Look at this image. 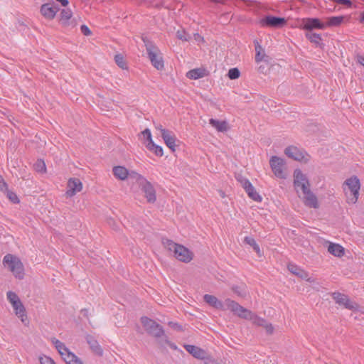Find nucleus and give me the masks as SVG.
I'll return each mask as SVG.
<instances>
[{
	"instance_id": "1",
	"label": "nucleus",
	"mask_w": 364,
	"mask_h": 364,
	"mask_svg": "<svg viewBox=\"0 0 364 364\" xmlns=\"http://www.w3.org/2000/svg\"><path fill=\"white\" fill-rule=\"evenodd\" d=\"M225 304L228 309L237 316L250 320L257 326H263L269 333H273L274 328L272 325L269 323H267L264 318L257 316L251 311L244 308L238 303L230 299H228Z\"/></svg>"
},
{
	"instance_id": "2",
	"label": "nucleus",
	"mask_w": 364,
	"mask_h": 364,
	"mask_svg": "<svg viewBox=\"0 0 364 364\" xmlns=\"http://www.w3.org/2000/svg\"><path fill=\"white\" fill-rule=\"evenodd\" d=\"M131 176L132 178L136 181L139 191L146 202L154 203L156 201V191L154 185L144 176L136 172H132Z\"/></svg>"
},
{
	"instance_id": "3",
	"label": "nucleus",
	"mask_w": 364,
	"mask_h": 364,
	"mask_svg": "<svg viewBox=\"0 0 364 364\" xmlns=\"http://www.w3.org/2000/svg\"><path fill=\"white\" fill-rule=\"evenodd\" d=\"M163 245L180 262L188 263L193 259V252L183 245L175 243L170 240H164Z\"/></svg>"
},
{
	"instance_id": "4",
	"label": "nucleus",
	"mask_w": 364,
	"mask_h": 364,
	"mask_svg": "<svg viewBox=\"0 0 364 364\" xmlns=\"http://www.w3.org/2000/svg\"><path fill=\"white\" fill-rule=\"evenodd\" d=\"M360 188V180L355 176H351L344 181L343 189L348 203L355 204L358 201Z\"/></svg>"
},
{
	"instance_id": "5",
	"label": "nucleus",
	"mask_w": 364,
	"mask_h": 364,
	"mask_svg": "<svg viewBox=\"0 0 364 364\" xmlns=\"http://www.w3.org/2000/svg\"><path fill=\"white\" fill-rule=\"evenodd\" d=\"M6 299L11 305L15 315L25 325L28 326L29 321L25 306L16 293L12 291L6 292Z\"/></svg>"
},
{
	"instance_id": "6",
	"label": "nucleus",
	"mask_w": 364,
	"mask_h": 364,
	"mask_svg": "<svg viewBox=\"0 0 364 364\" xmlns=\"http://www.w3.org/2000/svg\"><path fill=\"white\" fill-rule=\"evenodd\" d=\"M4 267L9 270L13 275L19 279L24 277V267L21 259L16 255L7 254L3 259Z\"/></svg>"
},
{
	"instance_id": "7",
	"label": "nucleus",
	"mask_w": 364,
	"mask_h": 364,
	"mask_svg": "<svg viewBox=\"0 0 364 364\" xmlns=\"http://www.w3.org/2000/svg\"><path fill=\"white\" fill-rule=\"evenodd\" d=\"M52 343L60 355L61 358L67 364H84L82 361L73 353H72L65 345L60 341L53 338Z\"/></svg>"
},
{
	"instance_id": "8",
	"label": "nucleus",
	"mask_w": 364,
	"mask_h": 364,
	"mask_svg": "<svg viewBox=\"0 0 364 364\" xmlns=\"http://www.w3.org/2000/svg\"><path fill=\"white\" fill-rule=\"evenodd\" d=\"M293 186L299 197H301V192L311 188V183L307 176L299 168L294 171Z\"/></svg>"
},
{
	"instance_id": "9",
	"label": "nucleus",
	"mask_w": 364,
	"mask_h": 364,
	"mask_svg": "<svg viewBox=\"0 0 364 364\" xmlns=\"http://www.w3.org/2000/svg\"><path fill=\"white\" fill-rule=\"evenodd\" d=\"M146 50L151 65L156 70H162L164 68V62L159 48L152 43H147L146 44Z\"/></svg>"
},
{
	"instance_id": "10",
	"label": "nucleus",
	"mask_w": 364,
	"mask_h": 364,
	"mask_svg": "<svg viewBox=\"0 0 364 364\" xmlns=\"http://www.w3.org/2000/svg\"><path fill=\"white\" fill-rule=\"evenodd\" d=\"M269 165L272 171L277 178L285 179V161L281 157L273 156L269 159Z\"/></svg>"
},
{
	"instance_id": "11",
	"label": "nucleus",
	"mask_w": 364,
	"mask_h": 364,
	"mask_svg": "<svg viewBox=\"0 0 364 364\" xmlns=\"http://www.w3.org/2000/svg\"><path fill=\"white\" fill-rule=\"evenodd\" d=\"M284 154L289 157L299 162L306 163L309 161V155L303 149L295 146H289L284 150Z\"/></svg>"
},
{
	"instance_id": "12",
	"label": "nucleus",
	"mask_w": 364,
	"mask_h": 364,
	"mask_svg": "<svg viewBox=\"0 0 364 364\" xmlns=\"http://www.w3.org/2000/svg\"><path fill=\"white\" fill-rule=\"evenodd\" d=\"M141 322L144 329L155 337H161L164 335L162 327L152 319L144 316L141 318Z\"/></svg>"
},
{
	"instance_id": "13",
	"label": "nucleus",
	"mask_w": 364,
	"mask_h": 364,
	"mask_svg": "<svg viewBox=\"0 0 364 364\" xmlns=\"http://www.w3.org/2000/svg\"><path fill=\"white\" fill-rule=\"evenodd\" d=\"M333 298L336 304H339L340 306H343L346 309L352 311L359 310L358 304L356 302L351 301L346 294L336 292L333 294Z\"/></svg>"
},
{
	"instance_id": "14",
	"label": "nucleus",
	"mask_w": 364,
	"mask_h": 364,
	"mask_svg": "<svg viewBox=\"0 0 364 364\" xmlns=\"http://www.w3.org/2000/svg\"><path fill=\"white\" fill-rule=\"evenodd\" d=\"M304 205L308 208L318 209L320 206L319 201L316 194L311 190V188L301 193L299 197Z\"/></svg>"
},
{
	"instance_id": "15",
	"label": "nucleus",
	"mask_w": 364,
	"mask_h": 364,
	"mask_svg": "<svg viewBox=\"0 0 364 364\" xmlns=\"http://www.w3.org/2000/svg\"><path fill=\"white\" fill-rule=\"evenodd\" d=\"M286 23L287 20L284 18L273 16H267L259 21V24L262 27L270 28H282Z\"/></svg>"
},
{
	"instance_id": "16",
	"label": "nucleus",
	"mask_w": 364,
	"mask_h": 364,
	"mask_svg": "<svg viewBox=\"0 0 364 364\" xmlns=\"http://www.w3.org/2000/svg\"><path fill=\"white\" fill-rule=\"evenodd\" d=\"M58 7L54 4L53 1L43 4L41 6L40 13L44 18L51 21L55 18L57 13L58 12Z\"/></svg>"
},
{
	"instance_id": "17",
	"label": "nucleus",
	"mask_w": 364,
	"mask_h": 364,
	"mask_svg": "<svg viewBox=\"0 0 364 364\" xmlns=\"http://www.w3.org/2000/svg\"><path fill=\"white\" fill-rule=\"evenodd\" d=\"M60 23L65 28H73L77 25L73 18V12L70 9H63L59 16Z\"/></svg>"
},
{
	"instance_id": "18",
	"label": "nucleus",
	"mask_w": 364,
	"mask_h": 364,
	"mask_svg": "<svg viewBox=\"0 0 364 364\" xmlns=\"http://www.w3.org/2000/svg\"><path fill=\"white\" fill-rule=\"evenodd\" d=\"M302 24L301 28L304 30L311 31L313 29H324L326 25L322 23L317 18H305L301 20Z\"/></svg>"
},
{
	"instance_id": "19",
	"label": "nucleus",
	"mask_w": 364,
	"mask_h": 364,
	"mask_svg": "<svg viewBox=\"0 0 364 364\" xmlns=\"http://www.w3.org/2000/svg\"><path fill=\"white\" fill-rule=\"evenodd\" d=\"M82 190V183L80 179L70 178L68 181L67 190L65 195L68 198H71Z\"/></svg>"
},
{
	"instance_id": "20",
	"label": "nucleus",
	"mask_w": 364,
	"mask_h": 364,
	"mask_svg": "<svg viewBox=\"0 0 364 364\" xmlns=\"http://www.w3.org/2000/svg\"><path fill=\"white\" fill-rule=\"evenodd\" d=\"M164 134L161 136L165 144L172 151L175 152L176 150V136L170 130L164 132Z\"/></svg>"
},
{
	"instance_id": "21",
	"label": "nucleus",
	"mask_w": 364,
	"mask_h": 364,
	"mask_svg": "<svg viewBox=\"0 0 364 364\" xmlns=\"http://www.w3.org/2000/svg\"><path fill=\"white\" fill-rule=\"evenodd\" d=\"M205 301L210 306L220 310L229 309L225 302L228 299H225L224 303L218 299L217 297L210 294H205L204 296Z\"/></svg>"
},
{
	"instance_id": "22",
	"label": "nucleus",
	"mask_w": 364,
	"mask_h": 364,
	"mask_svg": "<svg viewBox=\"0 0 364 364\" xmlns=\"http://www.w3.org/2000/svg\"><path fill=\"white\" fill-rule=\"evenodd\" d=\"M127 168L122 166H116L112 168V173L114 176L120 181H125L129 176L132 178L131 173Z\"/></svg>"
},
{
	"instance_id": "23",
	"label": "nucleus",
	"mask_w": 364,
	"mask_h": 364,
	"mask_svg": "<svg viewBox=\"0 0 364 364\" xmlns=\"http://www.w3.org/2000/svg\"><path fill=\"white\" fill-rule=\"evenodd\" d=\"M326 243L328 245V252L332 255L337 257H341L345 255V249L341 245L328 241L326 242Z\"/></svg>"
},
{
	"instance_id": "24",
	"label": "nucleus",
	"mask_w": 364,
	"mask_h": 364,
	"mask_svg": "<svg viewBox=\"0 0 364 364\" xmlns=\"http://www.w3.org/2000/svg\"><path fill=\"white\" fill-rule=\"evenodd\" d=\"M209 124L218 132H226L230 129V126L226 120H219L211 118Z\"/></svg>"
},
{
	"instance_id": "25",
	"label": "nucleus",
	"mask_w": 364,
	"mask_h": 364,
	"mask_svg": "<svg viewBox=\"0 0 364 364\" xmlns=\"http://www.w3.org/2000/svg\"><path fill=\"white\" fill-rule=\"evenodd\" d=\"M184 348L196 358L205 359L206 358V352L199 347L193 345H186L184 346Z\"/></svg>"
},
{
	"instance_id": "26",
	"label": "nucleus",
	"mask_w": 364,
	"mask_h": 364,
	"mask_svg": "<svg viewBox=\"0 0 364 364\" xmlns=\"http://www.w3.org/2000/svg\"><path fill=\"white\" fill-rule=\"evenodd\" d=\"M208 75V71L204 68H195L186 73V77L191 80H198Z\"/></svg>"
},
{
	"instance_id": "27",
	"label": "nucleus",
	"mask_w": 364,
	"mask_h": 364,
	"mask_svg": "<svg viewBox=\"0 0 364 364\" xmlns=\"http://www.w3.org/2000/svg\"><path fill=\"white\" fill-rule=\"evenodd\" d=\"M86 339L92 351L97 355H102L103 350L99 345L97 341L92 336H87Z\"/></svg>"
},
{
	"instance_id": "28",
	"label": "nucleus",
	"mask_w": 364,
	"mask_h": 364,
	"mask_svg": "<svg viewBox=\"0 0 364 364\" xmlns=\"http://www.w3.org/2000/svg\"><path fill=\"white\" fill-rule=\"evenodd\" d=\"M255 61L257 63L261 62H268V56L266 55L265 51L262 46L257 43L255 46Z\"/></svg>"
},
{
	"instance_id": "29",
	"label": "nucleus",
	"mask_w": 364,
	"mask_h": 364,
	"mask_svg": "<svg viewBox=\"0 0 364 364\" xmlns=\"http://www.w3.org/2000/svg\"><path fill=\"white\" fill-rule=\"evenodd\" d=\"M146 147L151 152H153L157 156H162L164 155L163 148L151 141V144H146Z\"/></svg>"
},
{
	"instance_id": "30",
	"label": "nucleus",
	"mask_w": 364,
	"mask_h": 364,
	"mask_svg": "<svg viewBox=\"0 0 364 364\" xmlns=\"http://www.w3.org/2000/svg\"><path fill=\"white\" fill-rule=\"evenodd\" d=\"M245 243L251 246L253 250L256 252L259 257L262 256V252L259 248V245L256 242L255 240L251 237H245L244 239Z\"/></svg>"
},
{
	"instance_id": "31",
	"label": "nucleus",
	"mask_w": 364,
	"mask_h": 364,
	"mask_svg": "<svg viewBox=\"0 0 364 364\" xmlns=\"http://www.w3.org/2000/svg\"><path fill=\"white\" fill-rule=\"evenodd\" d=\"M248 196L252 199L254 201L260 203L262 200V197L259 195V193L256 191L255 187L252 186L250 188H248L246 191Z\"/></svg>"
},
{
	"instance_id": "32",
	"label": "nucleus",
	"mask_w": 364,
	"mask_h": 364,
	"mask_svg": "<svg viewBox=\"0 0 364 364\" xmlns=\"http://www.w3.org/2000/svg\"><path fill=\"white\" fill-rule=\"evenodd\" d=\"M343 18L344 17L342 16L328 17L327 18V22L324 23L326 25V27L338 26L341 24Z\"/></svg>"
},
{
	"instance_id": "33",
	"label": "nucleus",
	"mask_w": 364,
	"mask_h": 364,
	"mask_svg": "<svg viewBox=\"0 0 364 364\" xmlns=\"http://www.w3.org/2000/svg\"><path fill=\"white\" fill-rule=\"evenodd\" d=\"M306 37L308 40L316 46L320 45L321 41V36L320 34L316 33H308L306 34Z\"/></svg>"
},
{
	"instance_id": "34",
	"label": "nucleus",
	"mask_w": 364,
	"mask_h": 364,
	"mask_svg": "<svg viewBox=\"0 0 364 364\" xmlns=\"http://www.w3.org/2000/svg\"><path fill=\"white\" fill-rule=\"evenodd\" d=\"M236 179L240 183V185L245 189V191L252 186L251 182L247 178L243 177L241 175L237 176L236 177Z\"/></svg>"
},
{
	"instance_id": "35",
	"label": "nucleus",
	"mask_w": 364,
	"mask_h": 364,
	"mask_svg": "<svg viewBox=\"0 0 364 364\" xmlns=\"http://www.w3.org/2000/svg\"><path fill=\"white\" fill-rule=\"evenodd\" d=\"M141 135L143 137L144 143L145 145L146 144H151V141H154L149 129H145L144 131L141 132Z\"/></svg>"
},
{
	"instance_id": "36",
	"label": "nucleus",
	"mask_w": 364,
	"mask_h": 364,
	"mask_svg": "<svg viewBox=\"0 0 364 364\" xmlns=\"http://www.w3.org/2000/svg\"><path fill=\"white\" fill-rule=\"evenodd\" d=\"M114 60L117 65L123 70L127 69V63L124 59V57L121 54H117L114 56Z\"/></svg>"
},
{
	"instance_id": "37",
	"label": "nucleus",
	"mask_w": 364,
	"mask_h": 364,
	"mask_svg": "<svg viewBox=\"0 0 364 364\" xmlns=\"http://www.w3.org/2000/svg\"><path fill=\"white\" fill-rule=\"evenodd\" d=\"M34 169L41 173H44L46 171V164L43 160H38L34 164Z\"/></svg>"
},
{
	"instance_id": "38",
	"label": "nucleus",
	"mask_w": 364,
	"mask_h": 364,
	"mask_svg": "<svg viewBox=\"0 0 364 364\" xmlns=\"http://www.w3.org/2000/svg\"><path fill=\"white\" fill-rule=\"evenodd\" d=\"M240 72L238 68H230L228 70V77H229V79L236 80V79H238L240 77Z\"/></svg>"
},
{
	"instance_id": "39",
	"label": "nucleus",
	"mask_w": 364,
	"mask_h": 364,
	"mask_svg": "<svg viewBox=\"0 0 364 364\" xmlns=\"http://www.w3.org/2000/svg\"><path fill=\"white\" fill-rule=\"evenodd\" d=\"M287 268L290 272H291L293 274H295L298 277L300 274V272L303 271L302 269H301L299 267H298L294 264H289Z\"/></svg>"
},
{
	"instance_id": "40",
	"label": "nucleus",
	"mask_w": 364,
	"mask_h": 364,
	"mask_svg": "<svg viewBox=\"0 0 364 364\" xmlns=\"http://www.w3.org/2000/svg\"><path fill=\"white\" fill-rule=\"evenodd\" d=\"M232 291L240 296H245L246 295V290L245 286L233 287Z\"/></svg>"
},
{
	"instance_id": "41",
	"label": "nucleus",
	"mask_w": 364,
	"mask_h": 364,
	"mask_svg": "<svg viewBox=\"0 0 364 364\" xmlns=\"http://www.w3.org/2000/svg\"><path fill=\"white\" fill-rule=\"evenodd\" d=\"M39 362L41 364H56L51 358L45 355L39 356Z\"/></svg>"
},
{
	"instance_id": "42",
	"label": "nucleus",
	"mask_w": 364,
	"mask_h": 364,
	"mask_svg": "<svg viewBox=\"0 0 364 364\" xmlns=\"http://www.w3.org/2000/svg\"><path fill=\"white\" fill-rule=\"evenodd\" d=\"M7 194V197L9 198L11 201H12L14 203H19V200L18 198V196L16 193L9 191L8 189L5 191Z\"/></svg>"
},
{
	"instance_id": "43",
	"label": "nucleus",
	"mask_w": 364,
	"mask_h": 364,
	"mask_svg": "<svg viewBox=\"0 0 364 364\" xmlns=\"http://www.w3.org/2000/svg\"><path fill=\"white\" fill-rule=\"evenodd\" d=\"M176 36L178 39L182 40L183 41H188L190 39L189 36L183 30L178 31L176 33Z\"/></svg>"
},
{
	"instance_id": "44",
	"label": "nucleus",
	"mask_w": 364,
	"mask_h": 364,
	"mask_svg": "<svg viewBox=\"0 0 364 364\" xmlns=\"http://www.w3.org/2000/svg\"><path fill=\"white\" fill-rule=\"evenodd\" d=\"M299 277L305 279L309 282H314V279L309 276V274L303 269L302 272H300V274L299 275Z\"/></svg>"
},
{
	"instance_id": "45",
	"label": "nucleus",
	"mask_w": 364,
	"mask_h": 364,
	"mask_svg": "<svg viewBox=\"0 0 364 364\" xmlns=\"http://www.w3.org/2000/svg\"><path fill=\"white\" fill-rule=\"evenodd\" d=\"M80 30L85 36H90L91 34V31L86 25H82Z\"/></svg>"
},
{
	"instance_id": "46",
	"label": "nucleus",
	"mask_w": 364,
	"mask_h": 364,
	"mask_svg": "<svg viewBox=\"0 0 364 364\" xmlns=\"http://www.w3.org/2000/svg\"><path fill=\"white\" fill-rule=\"evenodd\" d=\"M7 184L5 183L3 178L0 176V190L2 192H5L6 191H7Z\"/></svg>"
},
{
	"instance_id": "47",
	"label": "nucleus",
	"mask_w": 364,
	"mask_h": 364,
	"mask_svg": "<svg viewBox=\"0 0 364 364\" xmlns=\"http://www.w3.org/2000/svg\"><path fill=\"white\" fill-rule=\"evenodd\" d=\"M335 2H337L338 4H341L343 5H346L347 6H350L352 3L350 0H333Z\"/></svg>"
},
{
	"instance_id": "48",
	"label": "nucleus",
	"mask_w": 364,
	"mask_h": 364,
	"mask_svg": "<svg viewBox=\"0 0 364 364\" xmlns=\"http://www.w3.org/2000/svg\"><path fill=\"white\" fill-rule=\"evenodd\" d=\"M155 128H156V129H157V130H159L160 132L161 136L164 134V132H168V129L164 128L163 126L161 124H156L155 126Z\"/></svg>"
},
{
	"instance_id": "49",
	"label": "nucleus",
	"mask_w": 364,
	"mask_h": 364,
	"mask_svg": "<svg viewBox=\"0 0 364 364\" xmlns=\"http://www.w3.org/2000/svg\"><path fill=\"white\" fill-rule=\"evenodd\" d=\"M55 1L57 2H58L63 7H66L69 4L68 0H55Z\"/></svg>"
},
{
	"instance_id": "50",
	"label": "nucleus",
	"mask_w": 364,
	"mask_h": 364,
	"mask_svg": "<svg viewBox=\"0 0 364 364\" xmlns=\"http://www.w3.org/2000/svg\"><path fill=\"white\" fill-rule=\"evenodd\" d=\"M194 38L198 43H200V42L203 41V38L200 35H199L198 33L194 34Z\"/></svg>"
},
{
	"instance_id": "51",
	"label": "nucleus",
	"mask_w": 364,
	"mask_h": 364,
	"mask_svg": "<svg viewBox=\"0 0 364 364\" xmlns=\"http://www.w3.org/2000/svg\"><path fill=\"white\" fill-rule=\"evenodd\" d=\"M359 62H360V63L363 66H364V58L360 57V58H359Z\"/></svg>"
},
{
	"instance_id": "52",
	"label": "nucleus",
	"mask_w": 364,
	"mask_h": 364,
	"mask_svg": "<svg viewBox=\"0 0 364 364\" xmlns=\"http://www.w3.org/2000/svg\"><path fill=\"white\" fill-rule=\"evenodd\" d=\"M360 21V23H364V11L361 14Z\"/></svg>"
}]
</instances>
